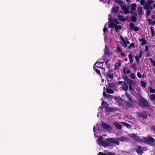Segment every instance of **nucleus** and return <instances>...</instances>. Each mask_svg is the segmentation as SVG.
Listing matches in <instances>:
<instances>
[{"label":"nucleus","mask_w":155,"mask_h":155,"mask_svg":"<svg viewBox=\"0 0 155 155\" xmlns=\"http://www.w3.org/2000/svg\"><path fill=\"white\" fill-rule=\"evenodd\" d=\"M105 75L109 81H111L113 78V75L111 73H107L105 74Z\"/></svg>","instance_id":"0eeeda50"},{"label":"nucleus","mask_w":155,"mask_h":155,"mask_svg":"<svg viewBox=\"0 0 155 155\" xmlns=\"http://www.w3.org/2000/svg\"><path fill=\"white\" fill-rule=\"evenodd\" d=\"M151 62L153 64V66H155V61H153Z\"/></svg>","instance_id":"4d7b16f0"},{"label":"nucleus","mask_w":155,"mask_h":155,"mask_svg":"<svg viewBox=\"0 0 155 155\" xmlns=\"http://www.w3.org/2000/svg\"><path fill=\"white\" fill-rule=\"evenodd\" d=\"M118 10V8L117 7H115L113 8V9H112V11L114 12L115 13H116L117 12Z\"/></svg>","instance_id":"7c9ffc66"},{"label":"nucleus","mask_w":155,"mask_h":155,"mask_svg":"<svg viewBox=\"0 0 155 155\" xmlns=\"http://www.w3.org/2000/svg\"><path fill=\"white\" fill-rule=\"evenodd\" d=\"M109 21L110 22V24H112L113 22L114 23V24H115L116 25L119 24V22L117 20L116 18H114V19H110L109 20Z\"/></svg>","instance_id":"dca6fc26"},{"label":"nucleus","mask_w":155,"mask_h":155,"mask_svg":"<svg viewBox=\"0 0 155 155\" xmlns=\"http://www.w3.org/2000/svg\"><path fill=\"white\" fill-rule=\"evenodd\" d=\"M121 123H122L124 125L126 126V127H130V125L129 124L127 123H126L124 122H121Z\"/></svg>","instance_id":"72a5a7b5"},{"label":"nucleus","mask_w":155,"mask_h":155,"mask_svg":"<svg viewBox=\"0 0 155 155\" xmlns=\"http://www.w3.org/2000/svg\"><path fill=\"white\" fill-rule=\"evenodd\" d=\"M103 94L104 97H105L107 94L105 91H104L103 92Z\"/></svg>","instance_id":"0e129e2a"},{"label":"nucleus","mask_w":155,"mask_h":155,"mask_svg":"<svg viewBox=\"0 0 155 155\" xmlns=\"http://www.w3.org/2000/svg\"><path fill=\"white\" fill-rule=\"evenodd\" d=\"M98 155H115V153L111 152L104 151V153L100 152L98 153Z\"/></svg>","instance_id":"1a4fd4ad"},{"label":"nucleus","mask_w":155,"mask_h":155,"mask_svg":"<svg viewBox=\"0 0 155 155\" xmlns=\"http://www.w3.org/2000/svg\"><path fill=\"white\" fill-rule=\"evenodd\" d=\"M101 104L104 108H107V107H108V104L107 102L103 101Z\"/></svg>","instance_id":"412c9836"},{"label":"nucleus","mask_w":155,"mask_h":155,"mask_svg":"<svg viewBox=\"0 0 155 155\" xmlns=\"http://www.w3.org/2000/svg\"><path fill=\"white\" fill-rule=\"evenodd\" d=\"M148 21H149V23L150 24H151V23H152V22H151V20L150 18H148Z\"/></svg>","instance_id":"680f3d73"},{"label":"nucleus","mask_w":155,"mask_h":155,"mask_svg":"<svg viewBox=\"0 0 155 155\" xmlns=\"http://www.w3.org/2000/svg\"><path fill=\"white\" fill-rule=\"evenodd\" d=\"M133 29L135 31H138L139 30V28L136 27H134Z\"/></svg>","instance_id":"8fccbe9b"},{"label":"nucleus","mask_w":155,"mask_h":155,"mask_svg":"<svg viewBox=\"0 0 155 155\" xmlns=\"http://www.w3.org/2000/svg\"><path fill=\"white\" fill-rule=\"evenodd\" d=\"M148 47L147 46H146L145 47V51L147 52L148 51Z\"/></svg>","instance_id":"3c124183"},{"label":"nucleus","mask_w":155,"mask_h":155,"mask_svg":"<svg viewBox=\"0 0 155 155\" xmlns=\"http://www.w3.org/2000/svg\"><path fill=\"white\" fill-rule=\"evenodd\" d=\"M105 53L106 54H109L110 53V51L108 49V47L106 45L105 46V48L104 50Z\"/></svg>","instance_id":"a878e982"},{"label":"nucleus","mask_w":155,"mask_h":155,"mask_svg":"<svg viewBox=\"0 0 155 155\" xmlns=\"http://www.w3.org/2000/svg\"><path fill=\"white\" fill-rule=\"evenodd\" d=\"M123 89L125 91H127L128 89V87L125 82L124 83L123 86Z\"/></svg>","instance_id":"393cba45"},{"label":"nucleus","mask_w":155,"mask_h":155,"mask_svg":"<svg viewBox=\"0 0 155 155\" xmlns=\"http://www.w3.org/2000/svg\"><path fill=\"white\" fill-rule=\"evenodd\" d=\"M101 126L107 130L110 131L112 129L111 127L109 125L104 122H103L101 123Z\"/></svg>","instance_id":"423d86ee"},{"label":"nucleus","mask_w":155,"mask_h":155,"mask_svg":"<svg viewBox=\"0 0 155 155\" xmlns=\"http://www.w3.org/2000/svg\"><path fill=\"white\" fill-rule=\"evenodd\" d=\"M120 38H121V40L122 41V42H120V43L121 44H122V42L123 43V44L126 43L125 40L123 37H121Z\"/></svg>","instance_id":"58836bf2"},{"label":"nucleus","mask_w":155,"mask_h":155,"mask_svg":"<svg viewBox=\"0 0 155 155\" xmlns=\"http://www.w3.org/2000/svg\"><path fill=\"white\" fill-rule=\"evenodd\" d=\"M141 116L143 118L145 119L147 117V114L146 112H143L141 114Z\"/></svg>","instance_id":"bb28decb"},{"label":"nucleus","mask_w":155,"mask_h":155,"mask_svg":"<svg viewBox=\"0 0 155 155\" xmlns=\"http://www.w3.org/2000/svg\"><path fill=\"white\" fill-rule=\"evenodd\" d=\"M142 53L143 51H141L138 56L136 55L135 56V60L137 62L138 61L139 59L141 58Z\"/></svg>","instance_id":"4468645a"},{"label":"nucleus","mask_w":155,"mask_h":155,"mask_svg":"<svg viewBox=\"0 0 155 155\" xmlns=\"http://www.w3.org/2000/svg\"><path fill=\"white\" fill-rule=\"evenodd\" d=\"M126 94L128 99H129V101L130 100H131V97H130V95H129V94L127 92H126Z\"/></svg>","instance_id":"37998d69"},{"label":"nucleus","mask_w":155,"mask_h":155,"mask_svg":"<svg viewBox=\"0 0 155 155\" xmlns=\"http://www.w3.org/2000/svg\"><path fill=\"white\" fill-rule=\"evenodd\" d=\"M151 24H152L153 25H155V21H152L151 23Z\"/></svg>","instance_id":"052dcab7"},{"label":"nucleus","mask_w":155,"mask_h":155,"mask_svg":"<svg viewBox=\"0 0 155 155\" xmlns=\"http://www.w3.org/2000/svg\"><path fill=\"white\" fill-rule=\"evenodd\" d=\"M116 50L117 51H118L119 53H120L122 52V51L120 48L119 46L117 47Z\"/></svg>","instance_id":"2f4dec72"},{"label":"nucleus","mask_w":155,"mask_h":155,"mask_svg":"<svg viewBox=\"0 0 155 155\" xmlns=\"http://www.w3.org/2000/svg\"><path fill=\"white\" fill-rule=\"evenodd\" d=\"M134 46H135V45H134V43H130V46H129L128 47V48L129 49H130L131 47L132 48H134Z\"/></svg>","instance_id":"e433bc0d"},{"label":"nucleus","mask_w":155,"mask_h":155,"mask_svg":"<svg viewBox=\"0 0 155 155\" xmlns=\"http://www.w3.org/2000/svg\"><path fill=\"white\" fill-rule=\"evenodd\" d=\"M123 72L127 74H129L130 72V71L128 68H124L123 69Z\"/></svg>","instance_id":"cd10ccee"},{"label":"nucleus","mask_w":155,"mask_h":155,"mask_svg":"<svg viewBox=\"0 0 155 155\" xmlns=\"http://www.w3.org/2000/svg\"><path fill=\"white\" fill-rule=\"evenodd\" d=\"M137 76L139 78H141V74L139 72H138L137 74Z\"/></svg>","instance_id":"09e8293b"},{"label":"nucleus","mask_w":155,"mask_h":155,"mask_svg":"<svg viewBox=\"0 0 155 155\" xmlns=\"http://www.w3.org/2000/svg\"><path fill=\"white\" fill-rule=\"evenodd\" d=\"M151 128L152 130H153L155 131V126L154 125H152L151 126Z\"/></svg>","instance_id":"864d4df0"},{"label":"nucleus","mask_w":155,"mask_h":155,"mask_svg":"<svg viewBox=\"0 0 155 155\" xmlns=\"http://www.w3.org/2000/svg\"><path fill=\"white\" fill-rule=\"evenodd\" d=\"M147 10V12L146 13V16L147 17L149 16L151 12V10L150 9H146Z\"/></svg>","instance_id":"aec40b11"},{"label":"nucleus","mask_w":155,"mask_h":155,"mask_svg":"<svg viewBox=\"0 0 155 155\" xmlns=\"http://www.w3.org/2000/svg\"><path fill=\"white\" fill-rule=\"evenodd\" d=\"M113 123L115 127L118 129L120 130L122 129V127L121 125L117 122H114Z\"/></svg>","instance_id":"ddd939ff"},{"label":"nucleus","mask_w":155,"mask_h":155,"mask_svg":"<svg viewBox=\"0 0 155 155\" xmlns=\"http://www.w3.org/2000/svg\"><path fill=\"white\" fill-rule=\"evenodd\" d=\"M151 18L154 20H155V15H153L151 16Z\"/></svg>","instance_id":"6e6d98bb"},{"label":"nucleus","mask_w":155,"mask_h":155,"mask_svg":"<svg viewBox=\"0 0 155 155\" xmlns=\"http://www.w3.org/2000/svg\"><path fill=\"white\" fill-rule=\"evenodd\" d=\"M154 2L153 0H147L145 3L144 7V9H150L151 10H152L153 8L152 6H150V5Z\"/></svg>","instance_id":"f03ea898"},{"label":"nucleus","mask_w":155,"mask_h":155,"mask_svg":"<svg viewBox=\"0 0 155 155\" xmlns=\"http://www.w3.org/2000/svg\"><path fill=\"white\" fill-rule=\"evenodd\" d=\"M141 86L143 87H146V83L143 81H141Z\"/></svg>","instance_id":"473e14b6"},{"label":"nucleus","mask_w":155,"mask_h":155,"mask_svg":"<svg viewBox=\"0 0 155 155\" xmlns=\"http://www.w3.org/2000/svg\"><path fill=\"white\" fill-rule=\"evenodd\" d=\"M118 17L119 20L123 22L125 21V19L123 16L120 15H118Z\"/></svg>","instance_id":"5701e85b"},{"label":"nucleus","mask_w":155,"mask_h":155,"mask_svg":"<svg viewBox=\"0 0 155 155\" xmlns=\"http://www.w3.org/2000/svg\"><path fill=\"white\" fill-rule=\"evenodd\" d=\"M130 78L132 79H135L136 78L135 75L133 73H131L130 74Z\"/></svg>","instance_id":"79ce46f5"},{"label":"nucleus","mask_w":155,"mask_h":155,"mask_svg":"<svg viewBox=\"0 0 155 155\" xmlns=\"http://www.w3.org/2000/svg\"><path fill=\"white\" fill-rule=\"evenodd\" d=\"M95 71H96V72L98 74H101V73H100V71L97 69H95Z\"/></svg>","instance_id":"de8ad7c7"},{"label":"nucleus","mask_w":155,"mask_h":155,"mask_svg":"<svg viewBox=\"0 0 155 155\" xmlns=\"http://www.w3.org/2000/svg\"><path fill=\"white\" fill-rule=\"evenodd\" d=\"M103 137L100 136L98 138L97 142L100 146L106 147L108 146H113V144H116L119 145V142L117 140L114 138H106V140L107 141H102Z\"/></svg>","instance_id":"f257e3e1"},{"label":"nucleus","mask_w":155,"mask_h":155,"mask_svg":"<svg viewBox=\"0 0 155 155\" xmlns=\"http://www.w3.org/2000/svg\"><path fill=\"white\" fill-rule=\"evenodd\" d=\"M138 14L140 16L143 14L142 8L140 6H139L137 7Z\"/></svg>","instance_id":"f8f14e48"},{"label":"nucleus","mask_w":155,"mask_h":155,"mask_svg":"<svg viewBox=\"0 0 155 155\" xmlns=\"http://www.w3.org/2000/svg\"><path fill=\"white\" fill-rule=\"evenodd\" d=\"M150 99L152 101L155 100V94L151 95L150 97Z\"/></svg>","instance_id":"4c0bfd02"},{"label":"nucleus","mask_w":155,"mask_h":155,"mask_svg":"<svg viewBox=\"0 0 155 155\" xmlns=\"http://www.w3.org/2000/svg\"><path fill=\"white\" fill-rule=\"evenodd\" d=\"M150 92L151 93H154L155 92V90L153 89L151 87H150Z\"/></svg>","instance_id":"c03bdc74"},{"label":"nucleus","mask_w":155,"mask_h":155,"mask_svg":"<svg viewBox=\"0 0 155 155\" xmlns=\"http://www.w3.org/2000/svg\"><path fill=\"white\" fill-rule=\"evenodd\" d=\"M148 142H147L150 143H152L155 141L154 139L150 137H148Z\"/></svg>","instance_id":"a211bd4d"},{"label":"nucleus","mask_w":155,"mask_h":155,"mask_svg":"<svg viewBox=\"0 0 155 155\" xmlns=\"http://www.w3.org/2000/svg\"><path fill=\"white\" fill-rule=\"evenodd\" d=\"M107 110L109 111L112 112L114 110V109L110 107H109L107 108Z\"/></svg>","instance_id":"49530a36"},{"label":"nucleus","mask_w":155,"mask_h":155,"mask_svg":"<svg viewBox=\"0 0 155 155\" xmlns=\"http://www.w3.org/2000/svg\"><path fill=\"white\" fill-rule=\"evenodd\" d=\"M130 27L131 30H133L134 28V25L133 23H130Z\"/></svg>","instance_id":"f704fd0d"},{"label":"nucleus","mask_w":155,"mask_h":155,"mask_svg":"<svg viewBox=\"0 0 155 155\" xmlns=\"http://www.w3.org/2000/svg\"><path fill=\"white\" fill-rule=\"evenodd\" d=\"M109 26L110 28H115L116 32H118L121 29V27L120 25H117L114 24L113 22L112 24H109Z\"/></svg>","instance_id":"20e7f679"},{"label":"nucleus","mask_w":155,"mask_h":155,"mask_svg":"<svg viewBox=\"0 0 155 155\" xmlns=\"http://www.w3.org/2000/svg\"><path fill=\"white\" fill-rule=\"evenodd\" d=\"M150 29L151 31V36L152 37H153L154 35V31L152 29V27H151L150 28Z\"/></svg>","instance_id":"a19ab883"},{"label":"nucleus","mask_w":155,"mask_h":155,"mask_svg":"<svg viewBox=\"0 0 155 155\" xmlns=\"http://www.w3.org/2000/svg\"><path fill=\"white\" fill-rule=\"evenodd\" d=\"M120 65V64L119 62L116 63L114 65L116 68H117L119 67Z\"/></svg>","instance_id":"c9c22d12"},{"label":"nucleus","mask_w":155,"mask_h":155,"mask_svg":"<svg viewBox=\"0 0 155 155\" xmlns=\"http://www.w3.org/2000/svg\"><path fill=\"white\" fill-rule=\"evenodd\" d=\"M116 139L117 140H118V141H119V140L121 141H126V140H128L129 139L128 138L125 137H120L118 140H117V139Z\"/></svg>","instance_id":"6ab92c4d"},{"label":"nucleus","mask_w":155,"mask_h":155,"mask_svg":"<svg viewBox=\"0 0 155 155\" xmlns=\"http://www.w3.org/2000/svg\"><path fill=\"white\" fill-rule=\"evenodd\" d=\"M128 136L130 137L133 138L135 141H139L140 140L139 138L136 134L132 133L131 134H129Z\"/></svg>","instance_id":"6e6552de"},{"label":"nucleus","mask_w":155,"mask_h":155,"mask_svg":"<svg viewBox=\"0 0 155 155\" xmlns=\"http://www.w3.org/2000/svg\"><path fill=\"white\" fill-rule=\"evenodd\" d=\"M121 8L124 14H126L129 13V10L128 8L126 6H122Z\"/></svg>","instance_id":"9d476101"},{"label":"nucleus","mask_w":155,"mask_h":155,"mask_svg":"<svg viewBox=\"0 0 155 155\" xmlns=\"http://www.w3.org/2000/svg\"><path fill=\"white\" fill-rule=\"evenodd\" d=\"M136 7L137 5L135 3H133L130 5L131 9L132 11L136 10Z\"/></svg>","instance_id":"f3484780"},{"label":"nucleus","mask_w":155,"mask_h":155,"mask_svg":"<svg viewBox=\"0 0 155 155\" xmlns=\"http://www.w3.org/2000/svg\"><path fill=\"white\" fill-rule=\"evenodd\" d=\"M114 1L115 2L118 3H120L121 2L120 0H114Z\"/></svg>","instance_id":"603ef678"},{"label":"nucleus","mask_w":155,"mask_h":155,"mask_svg":"<svg viewBox=\"0 0 155 155\" xmlns=\"http://www.w3.org/2000/svg\"><path fill=\"white\" fill-rule=\"evenodd\" d=\"M118 83L119 84H121L122 83V81H119L118 82Z\"/></svg>","instance_id":"338daca9"},{"label":"nucleus","mask_w":155,"mask_h":155,"mask_svg":"<svg viewBox=\"0 0 155 155\" xmlns=\"http://www.w3.org/2000/svg\"><path fill=\"white\" fill-rule=\"evenodd\" d=\"M150 53H149V52H148L147 53V57H149V56H150Z\"/></svg>","instance_id":"774afa93"},{"label":"nucleus","mask_w":155,"mask_h":155,"mask_svg":"<svg viewBox=\"0 0 155 155\" xmlns=\"http://www.w3.org/2000/svg\"><path fill=\"white\" fill-rule=\"evenodd\" d=\"M107 31V29L105 27H104V28L103 29V31H104V33H105Z\"/></svg>","instance_id":"5fc2aeb1"},{"label":"nucleus","mask_w":155,"mask_h":155,"mask_svg":"<svg viewBox=\"0 0 155 155\" xmlns=\"http://www.w3.org/2000/svg\"><path fill=\"white\" fill-rule=\"evenodd\" d=\"M146 0H141L140 1V5H143L145 3Z\"/></svg>","instance_id":"ea45409f"},{"label":"nucleus","mask_w":155,"mask_h":155,"mask_svg":"<svg viewBox=\"0 0 155 155\" xmlns=\"http://www.w3.org/2000/svg\"><path fill=\"white\" fill-rule=\"evenodd\" d=\"M139 41L141 42V44L142 45H146L147 44L148 42H147L145 39L144 38H139Z\"/></svg>","instance_id":"9b49d317"},{"label":"nucleus","mask_w":155,"mask_h":155,"mask_svg":"<svg viewBox=\"0 0 155 155\" xmlns=\"http://www.w3.org/2000/svg\"><path fill=\"white\" fill-rule=\"evenodd\" d=\"M137 13H135L134 14L133 16H132L131 18V21H132L133 22H135L137 21Z\"/></svg>","instance_id":"2eb2a0df"},{"label":"nucleus","mask_w":155,"mask_h":155,"mask_svg":"<svg viewBox=\"0 0 155 155\" xmlns=\"http://www.w3.org/2000/svg\"><path fill=\"white\" fill-rule=\"evenodd\" d=\"M148 138H147L146 137H143L141 139V140L144 142L147 143L148 142Z\"/></svg>","instance_id":"c85d7f7f"},{"label":"nucleus","mask_w":155,"mask_h":155,"mask_svg":"<svg viewBox=\"0 0 155 155\" xmlns=\"http://www.w3.org/2000/svg\"><path fill=\"white\" fill-rule=\"evenodd\" d=\"M122 45L125 48L127 46L126 43Z\"/></svg>","instance_id":"e2e57ef3"},{"label":"nucleus","mask_w":155,"mask_h":155,"mask_svg":"<svg viewBox=\"0 0 155 155\" xmlns=\"http://www.w3.org/2000/svg\"><path fill=\"white\" fill-rule=\"evenodd\" d=\"M120 56L121 57H124L126 56V55L124 53L121 52L120 53Z\"/></svg>","instance_id":"a18cd8bd"},{"label":"nucleus","mask_w":155,"mask_h":155,"mask_svg":"<svg viewBox=\"0 0 155 155\" xmlns=\"http://www.w3.org/2000/svg\"><path fill=\"white\" fill-rule=\"evenodd\" d=\"M126 42L127 44V45H128L130 43L129 41L128 40H127Z\"/></svg>","instance_id":"69168bd1"},{"label":"nucleus","mask_w":155,"mask_h":155,"mask_svg":"<svg viewBox=\"0 0 155 155\" xmlns=\"http://www.w3.org/2000/svg\"><path fill=\"white\" fill-rule=\"evenodd\" d=\"M137 149V152L138 153H141L142 152V149L141 147L140 146H138Z\"/></svg>","instance_id":"4be33fe9"},{"label":"nucleus","mask_w":155,"mask_h":155,"mask_svg":"<svg viewBox=\"0 0 155 155\" xmlns=\"http://www.w3.org/2000/svg\"><path fill=\"white\" fill-rule=\"evenodd\" d=\"M106 91V92L108 93L112 94L114 92L113 91L110 89H107Z\"/></svg>","instance_id":"c756f323"},{"label":"nucleus","mask_w":155,"mask_h":155,"mask_svg":"<svg viewBox=\"0 0 155 155\" xmlns=\"http://www.w3.org/2000/svg\"><path fill=\"white\" fill-rule=\"evenodd\" d=\"M111 95H109V94H107L106 95V96H105V97H111Z\"/></svg>","instance_id":"13d9d810"},{"label":"nucleus","mask_w":155,"mask_h":155,"mask_svg":"<svg viewBox=\"0 0 155 155\" xmlns=\"http://www.w3.org/2000/svg\"><path fill=\"white\" fill-rule=\"evenodd\" d=\"M127 83L129 85V89L130 91L134 90L133 88L132 87V86L133 87H135L136 86L134 82L130 79H128L127 80Z\"/></svg>","instance_id":"7ed1b4c3"},{"label":"nucleus","mask_w":155,"mask_h":155,"mask_svg":"<svg viewBox=\"0 0 155 155\" xmlns=\"http://www.w3.org/2000/svg\"><path fill=\"white\" fill-rule=\"evenodd\" d=\"M128 57L130 61V63L131 64H132L133 62V56L131 54H128Z\"/></svg>","instance_id":"b1692460"},{"label":"nucleus","mask_w":155,"mask_h":155,"mask_svg":"<svg viewBox=\"0 0 155 155\" xmlns=\"http://www.w3.org/2000/svg\"><path fill=\"white\" fill-rule=\"evenodd\" d=\"M136 90L138 92H139V91H140V89L138 87H137L136 88Z\"/></svg>","instance_id":"bf43d9fd"},{"label":"nucleus","mask_w":155,"mask_h":155,"mask_svg":"<svg viewBox=\"0 0 155 155\" xmlns=\"http://www.w3.org/2000/svg\"><path fill=\"white\" fill-rule=\"evenodd\" d=\"M139 104L142 106L145 107L148 105V104L146 101L145 100L144 98H141L138 102Z\"/></svg>","instance_id":"39448f33"}]
</instances>
